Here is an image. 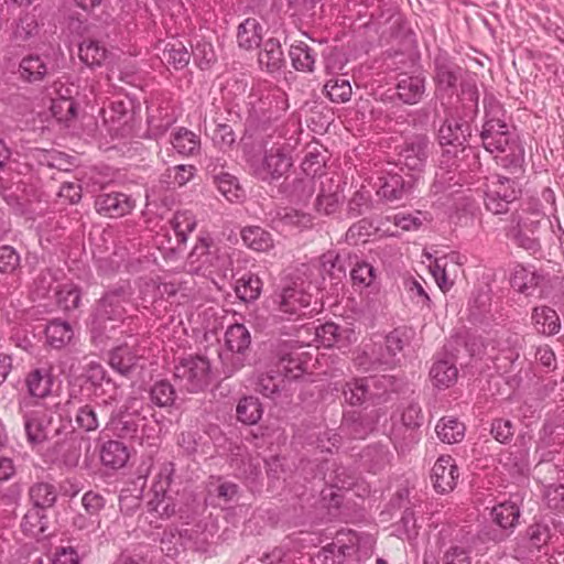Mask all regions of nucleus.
<instances>
[{"instance_id": "obj_1", "label": "nucleus", "mask_w": 564, "mask_h": 564, "mask_svg": "<svg viewBox=\"0 0 564 564\" xmlns=\"http://www.w3.org/2000/svg\"><path fill=\"white\" fill-rule=\"evenodd\" d=\"M133 291L123 283L108 289L98 300L93 312L91 333L94 337L113 330L127 318V305L131 303Z\"/></svg>"}, {"instance_id": "obj_2", "label": "nucleus", "mask_w": 564, "mask_h": 564, "mask_svg": "<svg viewBox=\"0 0 564 564\" xmlns=\"http://www.w3.org/2000/svg\"><path fill=\"white\" fill-rule=\"evenodd\" d=\"M306 367L296 352L282 356L278 362L267 368L258 378L257 390L267 398L276 399L286 386L301 378Z\"/></svg>"}, {"instance_id": "obj_3", "label": "nucleus", "mask_w": 564, "mask_h": 564, "mask_svg": "<svg viewBox=\"0 0 564 564\" xmlns=\"http://www.w3.org/2000/svg\"><path fill=\"white\" fill-rule=\"evenodd\" d=\"M251 345V335L243 324L227 327L224 336V348L219 351L223 372L231 377L246 365Z\"/></svg>"}, {"instance_id": "obj_4", "label": "nucleus", "mask_w": 564, "mask_h": 564, "mask_svg": "<svg viewBox=\"0 0 564 564\" xmlns=\"http://www.w3.org/2000/svg\"><path fill=\"white\" fill-rule=\"evenodd\" d=\"M293 165L292 145L275 143L263 156H251L249 166L253 175L261 181H272L282 177Z\"/></svg>"}, {"instance_id": "obj_5", "label": "nucleus", "mask_w": 564, "mask_h": 564, "mask_svg": "<svg viewBox=\"0 0 564 564\" xmlns=\"http://www.w3.org/2000/svg\"><path fill=\"white\" fill-rule=\"evenodd\" d=\"M178 386L191 393L204 390L210 381V362L199 355L182 358L174 369Z\"/></svg>"}, {"instance_id": "obj_6", "label": "nucleus", "mask_w": 564, "mask_h": 564, "mask_svg": "<svg viewBox=\"0 0 564 564\" xmlns=\"http://www.w3.org/2000/svg\"><path fill=\"white\" fill-rule=\"evenodd\" d=\"M142 409V399L128 398L123 409L111 419L113 433L121 438L137 440L141 443L147 425V417L141 414Z\"/></svg>"}, {"instance_id": "obj_7", "label": "nucleus", "mask_w": 564, "mask_h": 564, "mask_svg": "<svg viewBox=\"0 0 564 564\" xmlns=\"http://www.w3.org/2000/svg\"><path fill=\"white\" fill-rule=\"evenodd\" d=\"M173 471V464L165 463L156 475V480L152 486L153 497L148 502V513L151 523L154 522V519H170L175 513L174 499L167 495Z\"/></svg>"}, {"instance_id": "obj_8", "label": "nucleus", "mask_w": 564, "mask_h": 564, "mask_svg": "<svg viewBox=\"0 0 564 564\" xmlns=\"http://www.w3.org/2000/svg\"><path fill=\"white\" fill-rule=\"evenodd\" d=\"M189 264L204 271H221L229 264V256L210 238L202 237L188 256Z\"/></svg>"}, {"instance_id": "obj_9", "label": "nucleus", "mask_w": 564, "mask_h": 564, "mask_svg": "<svg viewBox=\"0 0 564 564\" xmlns=\"http://www.w3.org/2000/svg\"><path fill=\"white\" fill-rule=\"evenodd\" d=\"M389 386H391L390 379L386 377L373 378L372 380H356L344 388L343 394L345 401L350 405L377 404L383 401Z\"/></svg>"}, {"instance_id": "obj_10", "label": "nucleus", "mask_w": 564, "mask_h": 564, "mask_svg": "<svg viewBox=\"0 0 564 564\" xmlns=\"http://www.w3.org/2000/svg\"><path fill=\"white\" fill-rule=\"evenodd\" d=\"M429 140L424 135H415L402 145L399 153V165L401 170H408L414 173L412 180L415 181L422 172L427 159Z\"/></svg>"}, {"instance_id": "obj_11", "label": "nucleus", "mask_w": 564, "mask_h": 564, "mask_svg": "<svg viewBox=\"0 0 564 564\" xmlns=\"http://www.w3.org/2000/svg\"><path fill=\"white\" fill-rule=\"evenodd\" d=\"M517 198L514 183L502 176H496L487 186L485 205L494 214L508 210V205Z\"/></svg>"}, {"instance_id": "obj_12", "label": "nucleus", "mask_w": 564, "mask_h": 564, "mask_svg": "<svg viewBox=\"0 0 564 564\" xmlns=\"http://www.w3.org/2000/svg\"><path fill=\"white\" fill-rule=\"evenodd\" d=\"M55 63L45 54H29L19 64V74L24 82L34 84L55 74Z\"/></svg>"}, {"instance_id": "obj_13", "label": "nucleus", "mask_w": 564, "mask_h": 564, "mask_svg": "<svg viewBox=\"0 0 564 564\" xmlns=\"http://www.w3.org/2000/svg\"><path fill=\"white\" fill-rule=\"evenodd\" d=\"M421 408L416 404L409 405L401 414L399 424H395L392 430V435L395 442L404 446L412 445L419 440V427L422 424Z\"/></svg>"}, {"instance_id": "obj_14", "label": "nucleus", "mask_w": 564, "mask_h": 564, "mask_svg": "<svg viewBox=\"0 0 564 564\" xmlns=\"http://www.w3.org/2000/svg\"><path fill=\"white\" fill-rule=\"evenodd\" d=\"M134 207L133 200L124 193H101L95 199L96 212L105 217L119 218L129 214Z\"/></svg>"}, {"instance_id": "obj_15", "label": "nucleus", "mask_w": 564, "mask_h": 564, "mask_svg": "<svg viewBox=\"0 0 564 564\" xmlns=\"http://www.w3.org/2000/svg\"><path fill=\"white\" fill-rule=\"evenodd\" d=\"M457 258L455 253L447 254L437 258L430 267L431 273L443 293L448 292L453 288L462 272Z\"/></svg>"}, {"instance_id": "obj_16", "label": "nucleus", "mask_w": 564, "mask_h": 564, "mask_svg": "<svg viewBox=\"0 0 564 564\" xmlns=\"http://www.w3.org/2000/svg\"><path fill=\"white\" fill-rule=\"evenodd\" d=\"M141 358L135 343L117 346L109 352V366L119 375L129 377L137 369Z\"/></svg>"}, {"instance_id": "obj_17", "label": "nucleus", "mask_w": 564, "mask_h": 564, "mask_svg": "<svg viewBox=\"0 0 564 564\" xmlns=\"http://www.w3.org/2000/svg\"><path fill=\"white\" fill-rule=\"evenodd\" d=\"M458 468L452 456H441L432 468L431 478L436 491L445 494L452 491L458 479Z\"/></svg>"}, {"instance_id": "obj_18", "label": "nucleus", "mask_w": 564, "mask_h": 564, "mask_svg": "<svg viewBox=\"0 0 564 564\" xmlns=\"http://www.w3.org/2000/svg\"><path fill=\"white\" fill-rule=\"evenodd\" d=\"M20 412L24 420L28 441L32 444H40L44 442L47 437L46 429L50 424V419L45 411L43 409H36L28 412L24 411L23 404L21 403Z\"/></svg>"}, {"instance_id": "obj_19", "label": "nucleus", "mask_w": 564, "mask_h": 564, "mask_svg": "<svg viewBox=\"0 0 564 564\" xmlns=\"http://www.w3.org/2000/svg\"><path fill=\"white\" fill-rule=\"evenodd\" d=\"M484 147L489 152H503L509 143L508 128L499 119L486 121L481 131Z\"/></svg>"}, {"instance_id": "obj_20", "label": "nucleus", "mask_w": 564, "mask_h": 564, "mask_svg": "<svg viewBox=\"0 0 564 564\" xmlns=\"http://www.w3.org/2000/svg\"><path fill=\"white\" fill-rule=\"evenodd\" d=\"M312 295L294 286L284 288L274 300L279 306V311L291 315L299 314L304 307L311 303Z\"/></svg>"}, {"instance_id": "obj_21", "label": "nucleus", "mask_w": 564, "mask_h": 564, "mask_svg": "<svg viewBox=\"0 0 564 564\" xmlns=\"http://www.w3.org/2000/svg\"><path fill=\"white\" fill-rule=\"evenodd\" d=\"M171 144L182 156H196L200 152V137L187 128H176L171 133Z\"/></svg>"}, {"instance_id": "obj_22", "label": "nucleus", "mask_w": 564, "mask_h": 564, "mask_svg": "<svg viewBox=\"0 0 564 564\" xmlns=\"http://www.w3.org/2000/svg\"><path fill=\"white\" fill-rule=\"evenodd\" d=\"M53 383L54 377L48 368L33 369L25 378L29 394L33 398L43 399L51 394Z\"/></svg>"}, {"instance_id": "obj_23", "label": "nucleus", "mask_w": 564, "mask_h": 564, "mask_svg": "<svg viewBox=\"0 0 564 564\" xmlns=\"http://www.w3.org/2000/svg\"><path fill=\"white\" fill-rule=\"evenodd\" d=\"M379 182L378 195L392 202L401 199L414 181H404L399 174H388L387 176L380 177Z\"/></svg>"}, {"instance_id": "obj_24", "label": "nucleus", "mask_w": 564, "mask_h": 564, "mask_svg": "<svg viewBox=\"0 0 564 564\" xmlns=\"http://www.w3.org/2000/svg\"><path fill=\"white\" fill-rule=\"evenodd\" d=\"M262 41V25L258 20L248 18L238 26L237 42L243 50H253L260 46Z\"/></svg>"}, {"instance_id": "obj_25", "label": "nucleus", "mask_w": 564, "mask_h": 564, "mask_svg": "<svg viewBox=\"0 0 564 564\" xmlns=\"http://www.w3.org/2000/svg\"><path fill=\"white\" fill-rule=\"evenodd\" d=\"M532 322L535 329L543 335H555L561 329L557 313L549 306L535 307L532 312Z\"/></svg>"}, {"instance_id": "obj_26", "label": "nucleus", "mask_w": 564, "mask_h": 564, "mask_svg": "<svg viewBox=\"0 0 564 564\" xmlns=\"http://www.w3.org/2000/svg\"><path fill=\"white\" fill-rule=\"evenodd\" d=\"M397 90L400 99L404 102L413 105L422 98L425 86L422 76L402 75L398 82Z\"/></svg>"}, {"instance_id": "obj_27", "label": "nucleus", "mask_w": 564, "mask_h": 564, "mask_svg": "<svg viewBox=\"0 0 564 564\" xmlns=\"http://www.w3.org/2000/svg\"><path fill=\"white\" fill-rule=\"evenodd\" d=\"M176 238V248L184 246L188 235L196 228L197 221L195 215L187 209L177 210L170 220Z\"/></svg>"}, {"instance_id": "obj_28", "label": "nucleus", "mask_w": 564, "mask_h": 564, "mask_svg": "<svg viewBox=\"0 0 564 564\" xmlns=\"http://www.w3.org/2000/svg\"><path fill=\"white\" fill-rule=\"evenodd\" d=\"M100 459L105 466L119 469L128 462L129 451L119 441H108L101 447Z\"/></svg>"}, {"instance_id": "obj_29", "label": "nucleus", "mask_w": 564, "mask_h": 564, "mask_svg": "<svg viewBox=\"0 0 564 564\" xmlns=\"http://www.w3.org/2000/svg\"><path fill=\"white\" fill-rule=\"evenodd\" d=\"M259 64L268 72L273 73L284 64V55L281 44L275 39H269L263 43L259 53Z\"/></svg>"}, {"instance_id": "obj_30", "label": "nucleus", "mask_w": 564, "mask_h": 564, "mask_svg": "<svg viewBox=\"0 0 564 564\" xmlns=\"http://www.w3.org/2000/svg\"><path fill=\"white\" fill-rule=\"evenodd\" d=\"M540 282L541 276L536 272L530 271L521 265L513 269L510 279L513 290L524 294L525 296L532 295Z\"/></svg>"}, {"instance_id": "obj_31", "label": "nucleus", "mask_w": 564, "mask_h": 564, "mask_svg": "<svg viewBox=\"0 0 564 564\" xmlns=\"http://www.w3.org/2000/svg\"><path fill=\"white\" fill-rule=\"evenodd\" d=\"M73 329L67 322L53 319L45 327L46 343L55 349L64 347L70 341Z\"/></svg>"}, {"instance_id": "obj_32", "label": "nucleus", "mask_w": 564, "mask_h": 564, "mask_svg": "<svg viewBox=\"0 0 564 564\" xmlns=\"http://www.w3.org/2000/svg\"><path fill=\"white\" fill-rule=\"evenodd\" d=\"M465 430L464 423L453 416L442 417L435 427L438 438L447 444L460 442L465 436Z\"/></svg>"}, {"instance_id": "obj_33", "label": "nucleus", "mask_w": 564, "mask_h": 564, "mask_svg": "<svg viewBox=\"0 0 564 564\" xmlns=\"http://www.w3.org/2000/svg\"><path fill=\"white\" fill-rule=\"evenodd\" d=\"M241 239L248 248L259 252L268 251L273 246L271 235L259 226L245 227Z\"/></svg>"}, {"instance_id": "obj_34", "label": "nucleus", "mask_w": 564, "mask_h": 564, "mask_svg": "<svg viewBox=\"0 0 564 564\" xmlns=\"http://www.w3.org/2000/svg\"><path fill=\"white\" fill-rule=\"evenodd\" d=\"M457 368L448 360H437L430 370L432 383L440 388H448L457 380Z\"/></svg>"}, {"instance_id": "obj_35", "label": "nucleus", "mask_w": 564, "mask_h": 564, "mask_svg": "<svg viewBox=\"0 0 564 564\" xmlns=\"http://www.w3.org/2000/svg\"><path fill=\"white\" fill-rule=\"evenodd\" d=\"M39 32L40 24L36 14L28 12L15 22L12 40L17 43L26 42L37 36Z\"/></svg>"}, {"instance_id": "obj_36", "label": "nucleus", "mask_w": 564, "mask_h": 564, "mask_svg": "<svg viewBox=\"0 0 564 564\" xmlns=\"http://www.w3.org/2000/svg\"><path fill=\"white\" fill-rule=\"evenodd\" d=\"M542 219V214L540 212H534L531 216L521 215L518 220V235L516 237L518 243L523 248L531 250L535 247V240L528 238L527 234H534L538 229L540 221Z\"/></svg>"}, {"instance_id": "obj_37", "label": "nucleus", "mask_w": 564, "mask_h": 564, "mask_svg": "<svg viewBox=\"0 0 564 564\" xmlns=\"http://www.w3.org/2000/svg\"><path fill=\"white\" fill-rule=\"evenodd\" d=\"M262 405L258 398L249 395L239 400L236 409L237 419L248 425L259 422L262 416Z\"/></svg>"}, {"instance_id": "obj_38", "label": "nucleus", "mask_w": 564, "mask_h": 564, "mask_svg": "<svg viewBox=\"0 0 564 564\" xmlns=\"http://www.w3.org/2000/svg\"><path fill=\"white\" fill-rule=\"evenodd\" d=\"M107 50L99 42L85 40L79 44L78 55L87 66H100L107 57Z\"/></svg>"}, {"instance_id": "obj_39", "label": "nucleus", "mask_w": 564, "mask_h": 564, "mask_svg": "<svg viewBox=\"0 0 564 564\" xmlns=\"http://www.w3.org/2000/svg\"><path fill=\"white\" fill-rule=\"evenodd\" d=\"M262 289V281L252 273H245L236 282V293L245 302L254 301L259 297Z\"/></svg>"}, {"instance_id": "obj_40", "label": "nucleus", "mask_w": 564, "mask_h": 564, "mask_svg": "<svg viewBox=\"0 0 564 564\" xmlns=\"http://www.w3.org/2000/svg\"><path fill=\"white\" fill-rule=\"evenodd\" d=\"M290 57L295 69L302 72H313L315 56L313 50L304 42L291 45Z\"/></svg>"}, {"instance_id": "obj_41", "label": "nucleus", "mask_w": 564, "mask_h": 564, "mask_svg": "<svg viewBox=\"0 0 564 564\" xmlns=\"http://www.w3.org/2000/svg\"><path fill=\"white\" fill-rule=\"evenodd\" d=\"M29 495L34 507L40 509L52 507L57 498L55 486L48 482L34 484L30 488Z\"/></svg>"}, {"instance_id": "obj_42", "label": "nucleus", "mask_w": 564, "mask_h": 564, "mask_svg": "<svg viewBox=\"0 0 564 564\" xmlns=\"http://www.w3.org/2000/svg\"><path fill=\"white\" fill-rule=\"evenodd\" d=\"M219 193L229 202H238L245 196V191L240 186L236 176L226 172L216 176L213 181Z\"/></svg>"}, {"instance_id": "obj_43", "label": "nucleus", "mask_w": 564, "mask_h": 564, "mask_svg": "<svg viewBox=\"0 0 564 564\" xmlns=\"http://www.w3.org/2000/svg\"><path fill=\"white\" fill-rule=\"evenodd\" d=\"M163 58L176 69H182L189 63L191 53L181 41H173L166 44L163 51Z\"/></svg>"}, {"instance_id": "obj_44", "label": "nucleus", "mask_w": 564, "mask_h": 564, "mask_svg": "<svg viewBox=\"0 0 564 564\" xmlns=\"http://www.w3.org/2000/svg\"><path fill=\"white\" fill-rule=\"evenodd\" d=\"M494 521L503 529L517 525L520 516L519 508L513 502H503L492 508Z\"/></svg>"}, {"instance_id": "obj_45", "label": "nucleus", "mask_w": 564, "mask_h": 564, "mask_svg": "<svg viewBox=\"0 0 564 564\" xmlns=\"http://www.w3.org/2000/svg\"><path fill=\"white\" fill-rule=\"evenodd\" d=\"M104 122L109 126L110 133L118 135L128 122L123 102H113L109 110H104Z\"/></svg>"}, {"instance_id": "obj_46", "label": "nucleus", "mask_w": 564, "mask_h": 564, "mask_svg": "<svg viewBox=\"0 0 564 564\" xmlns=\"http://www.w3.org/2000/svg\"><path fill=\"white\" fill-rule=\"evenodd\" d=\"M176 392L167 380L155 382L150 390V399L158 406H170L174 403Z\"/></svg>"}, {"instance_id": "obj_47", "label": "nucleus", "mask_w": 564, "mask_h": 564, "mask_svg": "<svg viewBox=\"0 0 564 564\" xmlns=\"http://www.w3.org/2000/svg\"><path fill=\"white\" fill-rule=\"evenodd\" d=\"M459 68L447 64H438L436 67L435 82L440 90L453 93L458 80Z\"/></svg>"}, {"instance_id": "obj_48", "label": "nucleus", "mask_w": 564, "mask_h": 564, "mask_svg": "<svg viewBox=\"0 0 564 564\" xmlns=\"http://www.w3.org/2000/svg\"><path fill=\"white\" fill-rule=\"evenodd\" d=\"M58 305L65 311L76 310L82 300L80 289L73 284L66 283L56 291Z\"/></svg>"}, {"instance_id": "obj_49", "label": "nucleus", "mask_w": 564, "mask_h": 564, "mask_svg": "<svg viewBox=\"0 0 564 564\" xmlns=\"http://www.w3.org/2000/svg\"><path fill=\"white\" fill-rule=\"evenodd\" d=\"M350 279L355 288L366 289L376 279L375 269L367 262H358L350 271Z\"/></svg>"}, {"instance_id": "obj_50", "label": "nucleus", "mask_w": 564, "mask_h": 564, "mask_svg": "<svg viewBox=\"0 0 564 564\" xmlns=\"http://www.w3.org/2000/svg\"><path fill=\"white\" fill-rule=\"evenodd\" d=\"M387 219L395 227L401 228L403 231H411V230H417L424 220H426V216L423 215L421 212H416L415 214H408V213H398L393 216L387 217Z\"/></svg>"}, {"instance_id": "obj_51", "label": "nucleus", "mask_w": 564, "mask_h": 564, "mask_svg": "<svg viewBox=\"0 0 564 564\" xmlns=\"http://www.w3.org/2000/svg\"><path fill=\"white\" fill-rule=\"evenodd\" d=\"M324 94L334 102H345L351 96V87L346 79L329 80L324 85Z\"/></svg>"}, {"instance_id": "obj_52", "label": "nucleus", "mask_w": 564, "mask_h": 564, "mask_svg": "<svg viewBox=\"0 0 564 564\" xmlns=\"http://www.w3.org/2000/svg\"><path fill=\"white\" fill-rule=\"evenodd\" d=\"M53 117L58 121H68L76 117L77 104L67 97L53 99L51 105Z\"/></svg>"}, {"instance_id": "obj_53", "label": "nucleus", "mask_w": 564, "mask_h": 564, "mask_svg": "<svg viewBox=\"0 0 564 564\" xmlns=\"http://www.w3.org/2000/svg\"><path fill=\"white\" fill-rule=\"evenodd\" d=\"M75 422L78 429L85 432L96 431L99 427V420L95 406L90 404L79 406L75 415Z\"/></svg>"}, {"instance_id": "obj_54", "label": "nucleus", "mask_w": 564, "mask_h": 564, "mask_svg": "<svg viewBox=\"0 0 564 564\" xmlns=\"http://www.w3.org/2000/svg\"><path fill=\"white\" fill-rule=\"evenodd\" d=\"M21 258L18 251L11 246L0 247V272L13 273L20 267Z\"/></svg>"}, {"instance_id": "obj_55", "label": "nucleus", "mask_w": 564, "mask_h": 564, "mask_svg": "<svg viewBox=\"0 0 564 564\" xmlns=\"http://www.w3.org/2000/svg\"><path fill=\"white\" fill-rule=\"evenodd\" d=\"M208 494L216 495L218 498L223 499L225 502L232 501L239 491V487L231 481H220L214 482L213 480L208 484Z\"/></svg>"}, {"instance_id": "obj_56", "label": "nucleus", "mask_w": 564, "mask_h": 564, "mask_svg": "<svg viewBox=\"0 0 564 564\" xmlns=\"http://www.w3.org/2000/svg\"><path fill=\"white\" fill-rule=\"evenodd\" d=\"M196 173V167L191 164H180L166 171V175L171 178V184L184 186Z\"/></svg>"}, {"instance_id": "obj_57", "label": "nucleus", "mask_w": 564, "mask_h": 564, "mask_svg": "<svg viewBox=\"0 0 564 564\" xmlns=\"http://www.w3.org/2000/svg\"><path fill=\"white\" fill-rule=\"evenodd\" d=\"M82 505L89 516L97 517L105 508L106 500L100 494L90 490L82 497Z\"/></svg>"}, {"instance_id": "obj_58", "label": "nucleus", "mask_w": 564, "mask_h": 564, "mask_svg": "<svg viewBox=\"0 0 564 564\" xmlns=\"http://www.w3.org/2000/svg\"><path fill=\"white\" fill-rule=\"evenodd\" d=\"M491 434L499 443H508L514 434L512 422L502 419L495 420L491 425Z\"/></svg>"}, {"instance_id": "obj_59", "label": "nucleus", "mask_w": 564, "mask_h": 564, "mask_svg": "<svg viewBox=\"0 0 564 564\" xmlns=\"http://www.w3.org/2000/svg\"><path fill=\"white\" fill-rule=\"evenodd\" d=\"M468 551L462 546H451L442 557V564H470Z\"/></svg>"}, {"instance_id": "obj_60", "label": "nucleus", "mask_w": 564, "mask_h": 564, "mask_svg": "<svg viewBox=\"0 0 564 564\" xmlns=\"http://www.w3.org/2000/svg\"><path fill=\"white\" fill-rule=\"evenodd\" d=\"M338 341V326L326 323L319 327V348H332Z\"/></svg>"}, {"instance_id": "obj_61", "label": "nucleus", "mask_w": 564, "mask_h": 564, "mask_svg": "<svg viewBox=\"0 0 564 564\" xmlns=\"http://www.w3.org/2000/svg\"><path fill=\"white\" fill-rule=\"evenodd\" d=\"M213 140L220 148H229L235 142L232 128L228 124H218L214 132Z\"/></svg>"}, {"instance_id": "obj_62", "label": "nucleus", "mask_w": 564, "mask_h": 564, "mask_svg": "<svg viewBox=\"0 0 564 564\" xmlns=\"http://www.w3.org/2000/svg\"><path fill=\"white\" fill-rule=\"evenodd\" d=\"M55 279L51 271L41 272L34 281L35 293L39 297H45L53 289Z\"/></svg>"}, {"instance_id": "obj_63", "label": "nucleus", "mask_w": 564, "mask_h": 564, "mask_svg": "<svg viewBox=\"0 0 564 564\" xmlns=\"http://www.w3.org/2000/svg\"><path fill=\"white\" fill-rule=\"evenodd\" d=\"M53 564H79V556L73 546H62L55 552Z\"/></svg>"}, {"instance_id": "obj_64", "label": "nucleus", "mask_w": 564, "mask_h": 564, "mask_svg": "<svg viewBox=\"0 0 564 564\" xmlns=\"http://www.w3.org/2000/svg\"><path fill=\"white\" fill-rule=\"evenodd\" d=\"M58 196L69 204H77L82 198V186L78 183H64L58 191Z\"/></svg>"}]
</instances>
